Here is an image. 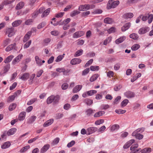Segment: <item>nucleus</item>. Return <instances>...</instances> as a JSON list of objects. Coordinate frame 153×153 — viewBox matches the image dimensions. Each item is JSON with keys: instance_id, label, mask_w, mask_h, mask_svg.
Segmentation results:
<instances>
[{"instance_id": "nucleus-38", "label": "nucleus", "mask_w": 153, "mask_h": 153, "mask_svg": "<svg viewBox=\"0 0 153 153\" xmlns=\"http://www.w3.org/2000/svg\"><path fill=\"white\" fill-rule=\"evenodd\" d=\"M99 77V75L97 74H96L92 76L90 78V81L91 82H93L95 80Z\"/></svg>"}, {"instance_id": "nucleus-15", "label": "nucleus", "mask_w": 153, "mask_h": 153, "mask_svg": "<svg viewBox=\"0 0 153 153\" xmlns=\"http://www.w3.org/2000/svg\"><path fill=\"white\" fill-rule=\"evenodd\" d=\"M131 23L128 22L124 25L121 28L122 31L124 32L127 30L130 27Z\"/></svg>"}, {"instance_id": "nucleus-56", "label": "nucleus", "mask_w": 153, "mask_h": 153, "mask_svg": "<svg viewBox=\"0 0 153 153\" xmlns=\"http://www.w3.org/2000/svg\"><path fill=\"white\" fill-rule=\"evenodd\" d=\"M53 98H54L53 100V103H57L58 102L59 99V96L57 95L56 96H53Z\"/></svg>"}, {"instance_id": "nucleus-8", "label": "nucleus", "mask_w": 153, "mask_h": 153, "mask_svg": "<svg viewBox=\"0 0 153 153\" xmlns=\"http://www.w3.org/2000/svg\"><path fill=\"white\" fill-rule=\"evenodd\" d=\"M80 11H84L89 9V4H86L84 5H80L79 7Z\"/></svg>"}, {"instance_id": "nucleus-25", "label": "nucleus", "mask_w": 153, "mask_h": 153, "mask_svg": "<svg viewBox=\"0 0 153 153\" xmlns=\"http://www.w3.org/2000/svg\"><path fill=\"white\" fill-rule=\"evenodd\" d=\"M105 113V111H100L97 112L95 113L94 115V117H98L100 116H102Z\"/></svg>"}, {"instance_id": "nucleus-60", "label": "nucleus", "mask_w": 153, "mask_h": 153, "mask_svg": "<svg viewBox=\"0 0 153 153\" xmlns=\"http://www.w3.org/2000/svg\"><path fill=\"white\" fill-rule=\"evenodd\" d=\"M59 140V137H57L55 139L51 144L52 145H54L57 144Z\"/></svg>"}, {"instance_id": "nucleus-32", "label": "nucleus", "mask_w": 153, "mask_h": 153, "mask_svg": "<svg viewBox=\"0 0 153 153\" xmlns=\"http://www.w3.org/2000/svg\"><path fill=\"white\" fill-rule=\"evenodd\" d=\"M94 111H95L93 110L92 109L89 108L86 110L85 113L88 116H90L94 113Z\"/></svg>"}, {"instance_id": "nucleus-23", "label": "nucleus", "mask_w": 153, "mask_h": 153, "mask_svg": "<svg viewBox=\"0 0 153 153\" xmlns=\"http://www.w3.org/2000/svg\"><path fill=\"white\" fill-rule=\"evenodd\" d=\"M144 131V128H139L134 131L132 133H133L134 134H140L141 133H142Z\"/></svg>"}, {"instance_id": "nucleus-33", "label": "nucleus", "mask_w": 153, "mask_h": 153, "mask_svg": "<svg viewBox=\"0 0 153 153\" xmlns=\"http://www.w3.org/2000/svg\"><path fill=\"white\" fill-rule=\"evenodd\" d=\"M132 135L133 136L135 137L137 139H138L139 140H141L143 137V135L141 134H133V133H132Z\"/></svg>"}, {"instance_id": "nucleus-55", "label": "nucleus", "mask_w": 153, "mask_h": 153, "mask_svg": "<svg viewBox=\"0 0 153 153\" xmlns=\"http://www.w3.org/2000/svg\"><path fill=\"white\" fill-rule=\"evenodd\" d=\"M46 24V23L45 22H42L39 24L37 28L38 29L44 27Z\"/></svg>"}, {"instance_id": "nucleus-16", "label": "nucleus", "mask_w": 153, "mask_h": 153, "mask_svg": "<svg viewBox=\"0 0 153 153\" xmlns=\"http://www.w3.org/2000/svg\"><path fill=\"white\" fill-rule=\"evenodd\" d=\"M50 145L46 144L40 150V153H44L46 152L49 148Z\"/></svg>"}, {"instance_id": "nucleus-9", "label": "nucleus", "mask_w": 153, "mask_h": 153, "mask_svg": "<svg viewBox=\"0 0 153 153\" xmlns=\"http://www.w3.org/2000/svg\"><path fill=\"white\" fill-rule=\"evenodd\" d=\"M97 130V128L96 127H91L87 129V134L89 135L94 133Z\"/></svg>"}, {"instance_id": "nucleus-64", "label": "nucleus", "mask_w": 153, "mask_h": 153, "mask_svg": "<svg viewBox=\"0 0 153 153\" xmlns=\"http://www.w3.org/2000/svg\"><path fill=\"white\" fill-rule=\"evenodd\" d=\"M111 38L110 37H108L105 39L103 42V44L106 45L108 43H109L111 40Z\"/></svg>"}, {"instance_id": "nucleus-34", "label": "nucleus", "mask_w": 153, "mask_h": 153, "mask_svg": "<svg viewBox=\"0 0 153 153\" xmlns=\"http://www.w3.org/2000/svg\"><path fill=\"white\" fill-rule=\"evenodd\" d=\"M22 21L21 20H17L13 22L12 24L13 27H17L19 25L22 23Z\"/></svg>"}, {"instance_id": "nucleus-5", "label": "nucleus", "mask_w": 153, "mask_h": 153, "mask_svg": "<svg viewBox=\"0 0 153 153\" xmlns=\"http://www.w3.org/2000/svg\"><path fill=\"white\" fill-rule=\"evenodd\" d=\"M85 32L83 31L76 32L73 34V37L74 38H79L83 36Z\"/></svg>"}, {"instance_id": "nucleus-3", "label": "nucleus", "mask_w": 153, "mask_h": 153, "mask_svg": "<svg viewBox=\"0 0 153 153\" xmlns=\"http://www.w3.org/2000/svg\"><path fill=\"white\" fill-rule=\"evenodd\" d=\"M138 145L136 144L133 145L130 148V150L131 151L130 153H138L140 150L139 149H136L138 147Z\"/></svg>"}, {"instance_id": "nucleus-24", "label": "nucleus", "mask_w": 153, "mask_h": 153, "mask_svg": "<svg viewBox=\"0 0 153 153\" xmlns=\"http://www.w3.org/2000/svg\"><path fill=\"white\" fill-rule=\"evenodd\" d=\"M11 145V143L9 142H7L4 143L1 146V148L3 149H5L8 148Z\"/></svg>"}, {"instance_id": "nucleus-46", "label": "nucleus", "mask_w": 153, "mask_h": 153, "mask_svg": "<svg viewBox=\"0 0 153 153\" xmlns=\"http://www.w3.org/2000/svg\"><path fill=\"white\" fill-rule=\"evenodd\" d=\"M97 93L96 90H91L87 92V94L88 96H91Z\"/></svg>"}, {"instance_id": "nucleus-44", "label": "nucleus", "mask_w": 153, "mask_h": 153, "mask_svg": "<svg viewBox=\"0 0 153 153\" xmlns=\"http://www.w3.org/2000/svg\"><path fill=\"white\" fill-rule=\"evenodd\" d=\"M53 95L49 97L47 99V102L48 104H50L52 102H53Z\"/></svg>"}, {"instance_id": "nucleus-1", "label": "nucleus", "mask_w": 153, "mask_h": 153, "mask_svg": "<svg viewBox=\"0 0 153 153\" xmlns=\"http://www.w3.org/2000/svg\"><path fill=\"white\" fill-rule=\"evenodd\" d=\"M114 0H109L107 5V8L108 9H110L112 8H115L120 3L118 0L114 1Z\"/></svg>"}, {"instance_id": "nucleus-62", "label": "nucleus", "mask_w": 153, "mask_h": 153, "mask_svg": "<svg viewBox=\"0 0 153 153\" xmlns=\"http://www.w3.org/2000/svg\"><path fill=\"white\" fill-rule=\"evenodd\" d=\"M104 120L103 119H100L97 120L95 122V124L96 125H99L103 123Z\"/></svg>"}, {"instance_id": "nucleus-42", "label": "nucleus", "mask_w": 153, "mask_h": 153, "mask_svg": "<svg viewBox=\"0 0 153 153\" xmlns=\"http://www.w3.org/2000/svg\"><path fill=\"white\" fill-rule=\"evenodd\" d=\"M140 47V45L138 44L134 45L131 47V49L133 51H136Z\"/></svg>"}, {"instance_id": "nucleus-30", "label": "nucleus", "mask_w": 153, "mask_h": 153, "mask_svg": "<svg viewBox=\"0 0 153 153\" xmlns=\"http://www.w3.org/2000/svg\"><path fill=\"white\" fill-rule=\"evenodd\" d=\"M35 60L38 65L40 66L42 65V60L39 58L38 56H36L35 57Z\"/></svg>"}, {"instance_id": "nucleus-28", "label": "nucleus", "mask_w": 153, "mask_h": 153, "mask_svg": "<svg viewBox=\"0 0 153 153\" xmlns=\"http://www.w3.org/2000/svg\"><path fill=\"white\" fill-rule=\"evenodd\" d=\"M36 117L33 116L30 117L28 120L27 123L31 124L36 119Z\"/></svg>"}, {"instance_id": "nucleus-53", "label": "nucleus", "mask_w": 153, "mask_h": 153, "mask_svg": "<svg viewBox=\"0 0 153 153\" xmlns=\"http://www.w3.org/2000/svg\"><path fill=\"white\" fill-rule=\"evenodd\" d=\"M80 12L76 10H75L73 11L71 13L70 15L72 17H73L76 15H78L80 13Z\"/></svg>"}, {"instance_id": "nucleus-17", "label": "nucleus", "mask_w": 153, "mask_h": 153, "mask_svg": "<svg viewBox=\"0 0 153 153\" xmlns=\"http://www.w3.org/2000/svg\"><path fill=\"white\" fill-rule=\"evenodd\" d=\"M16 131V128H12L9 130L7 132V135L8 136H10L14 134Z\"/></svg>"}, {"instance_id": "nucleus-4", "label": "nucleus", "mask_w": 153, "mask_h": 153, "mask_svg": "<svg viewBox=\"0 0 153 153\" xmlns=\"http://www.w3.org/2000/svg\"><path fill=\"white\" fill-rule=\"evenodd\" d=\"M22 57V54H19L13 60L12 62V64L14 65L19 62Z\"/></svg>"}, {"instance_id": "nucleus-59", "label": "nucleus", "mask_w": 153, "mask_h": 153, "mask_svg": "<svg viewBox=\"0 0 153 153\" xmlns=\"http://www.w3.org/2000/svg\"><path fill=\"white\" fill-rule=\"evenodd\" d=\"M39 138V137L38 136H37L35 137H34L33 138L30 139V140H28V143H32L33 142H34L35 140H36Z\"/></svg>"}, {"instance_id": "nucleus-45", "label": "nucleus", "mask_w": 153, "mask_h": 153, "mask_svg": "<svg viewBox=\"0 0 153 153\" xmlns=\"http://www.w3.org/2000/svg\"><path fill=\"white\" fill-rule=\"evenodd\" d=\"M10 68V65L9 64H7L4 67V73H6L9 70Z\"/></svg>"}, {"instance_id": "nucleus-63", "label": "nucleus", "mask_w": 153, "mask_h": 153, "mask_svg": "<svg viewBox=\"0 0 153 153\" xmlns=\"http://www.w3.org/2000/svg\"><path fill=\"white\" fill-rule=\"evenodd\" d=\"M110 107L109 105L108 104L102 105L101 106V108L102 109H106L109 108Z\"/></svg>"}, {"instance_id": "nucleus-52", "label": "nucleus", "mask_w": 153, "mask_h": 153, "mask_svg": "<svg viewBox=\"0 0 153 153\" xmlns=\"http://www.w3.org/2000/svg\"><path fill=\"white\" fill-rule=\"evenodd\" d=\"M126 112V110H123L122 109L116 110H115V112L119 114H123Z\"/></svg>"}, {"instance_id": "nucleus-41", "label": "nucleus", "mask_w": 153, "mask_h": 153, "mask_svg": "<svg viewBox=\"0 0 153 153\" xmlns=\"http://www.w3.org/2000/svg\"><path fill=\"white\" fill-rule=\"evenodd\" d=\"M83 52V50L81 49L77 51L74 54V56L77 57L81 55Z\"/></svg>"}, {"instance_id": "nucleus-19", "label": "nucleus", "mask_w": 153, "mask_h": 153, "mask_svg": "<svg viewBox=\"0 0 153 153\" xmlns=\"http://www.w3.org/2000/svg\"><path fill=\"white\" fill-rule=\"evenodd\" d=\"M82 85H77L75 87L73 90V92L76 93L79 92L82 88Z\"/></svg>"}, {"instance_id": "nucleus-29", "label": "nucleus", "mask_w": 153, "mask_h": 153, "mask_svg": "<svg viewBox=\"0 0 153 153\" xmlns=\"http://www.w3.org/2000/svg\"><path fill=\"white\" fill-rule=\"evenodd\" d=\"M53 119L49 120L43 124L45 127H47L51 125L53 122Z\"/></svg>"}, {"instance_id": "nucleus-2", "label": "nucleus", "mask_w": 153, "mask_h": 153, "mask_svg": "<svg viewBox=\"0 0 153 153\" xmlns=\"http://www.w3.org/2000/svg\"><path fill=\"white\" fill-rule=\"evenodd\" d=\"M15 31L13 27L8 28L6 30V34H8L9 37H11L15 34Z\"/></svg>"}, {"instance_id": "nucleus-10", "label": "nucleus", "mask_w": 153, "mask_h": 153, "mask_svg": "<svg viewBox=\"0 0 153 153\" xmlns=\"http://www.w3.org/2000/svg\"><path fill=\"white\" fill-rule=\"evenodd\" d=\"M135 140L134 139H131L127 142L124 145L123 148L125 149H126L129 148L133 143H134Z\"/></svg>"}, {"instance_id": "nucleus-13", "label": "nucleus", "mask_w": 153, "mask_h": 153, "mask_svg": "<svg viewBox=\"0 0 153 153\" xmlns=\"http://www.w3.org/2000/svg\"><path fill=\"white\" fill-rule=\"evenodd\" d=\"M30 76V74L29 73H25L19 79L24 81L27 80Z\"/></svg>"}, {"instance_id": "nucleus-48", "label": "nucleus", "mask_w": 153, "mask_h": 153, "mask_svg": "<svg viewBox=\"0 0 153 153\" xmlns=\"http://www.w3.org/2000/svg\"><path fill=\"white\" fill-rule=\"evenodd\" d=\"M15 98V96L14 95H12L9 97L7 102H10L13 101Z\"/></svg>"}, {"instance_id": "nucleus-20", "label": "nucleus", "mask_w": 153, "mask_h": 153, "mask_svg": "<svg viewBox=\"0 0 153 153\" xmlns=\"http://www.w3.org/2000/svg\"><path fill=\"white\" fill-rule=\"evenodd\" d=\"M15 45L16 44L15 43L10 45L6 48L5 51L7 52H9L14 49H15Z\"/></svg>"}, {"instance_id": "nucleus-18", "label": "nucleus", "mask_w": 153, "mask_h": 153, "mask_svg": "<svg viewBox=\"0 0 153 153\" xmlns=\"http://www.w3.org/2000/svg\"><path fill=\"white\" fill-rule=\"evenodd\" d=\"M26 113L25 112H22L19 115L18 119L19 121L23 120L25 118Z\"/></svg>"}, {"instance_id": "nucleus-51", "label": "nucleus", "mask_w": 153, "mask_h": 153, "mask_svg": "<svg viewBox=\"0 0 153 153\" xmlns=\"http://www.w3.org/2000/svg\"><path fill=\"white\" fill-rule=\"evenodd\" d=\"M10 40L9 39H6L4 42L3 45L4 47H5L6 46L10 43Z\"/></svg>"}, {"instance_id": "nucleus-37", "label": "nucleus", "mask_w": 153, "mask_h": 153, "mask_svg": "<svg viewBox=\"0 0 153 153\" xmlns=\"http://www.w3.org/2000/svg\"><path fill=\"white\" fill-rule=\"evenodd\" d=\"M84 102L88 105H90L93 103V100L87 98L84 100Z\"/></svg>"}, {"instance_id": "nucleus-40", "label": "nucleus", "mask_w": 153, "mask_h": 153, "mask_svg": "<svg viewBox=\"0 0 153 153\" xmlns=\"http://www.w3.org/2000/svg\"><path fill=\"white\" fill-rule=\"evenodd\" d=\"M16 105L15 103H13L10 105L9 107V110L10 111H11L13 110L16 107Z\"/></svg>"}, {"instance_id": "nucleus-31", "label": "nucleus", "mask_w": 153, "mask_h": 153, "mask_svg": "<svg viewBox=\"0 0 153 153\" xmlns=\"http://www.w3.org/2000/svg\"><path fill=\"white\" fill-rule=\"evenodd\" d=\"M125 39V37L124 36L121 37L119 38L116 39L115 41L116 44H118L123 42Z\"/></svg>"}, {"instance_id": "nucleus-14", "label": "nucleus", "mask_w": 153, "mask_h": 153, "mask_svg": "<svg viewBox=\"0 0 153 153\" xmlns=\"http://www.w3.org/2000/svg\"><path fill=\"white\" fill-rule=\"evenodd\" d=\"M25 3L23 1H20L18 3L16 7V10H18L22 8L25 5Z\"/></svg>"}, {"instance_id": "nucleus-35", "label": "nucleus", "mask_w": 153, "mask_h": 153, "mask_svg": "<svg viewBox=\"0 0 153 153\" xmlns=\"http://www.w3.org/2000/svg\"><path fill=\"white\" fill-rule=\"evenodd\" d=\"M104 22L105 23L110 24L113 22L112 19L109 18H106L104 19Z\"/></svg>"}, {"instance_id": "nucleus-54", "label": "nucleus", "mask_w": 153, "mask_h": 153, "mask_svg": "<svg viewBox=\"0 0 153 153\" xmlns=\"http://www.w3.org/2000/svg\"><path fill=\"white\" fill-rule=\"evenodd\" d=\"M90 69L92 71H98L99 69V68L98 66H91L90 67Z\"/></svg>"}, {"instance_id": "nucleus-21", "label": "nucleus", "mask_w": 153, "mask_h": 153, "mask_svg": "<svg viewBox=\"0 0 153 153\" xmlns=\"http://www.w3.org/2000/svg\"><path fill=\"white\" fill-rule=\"evenodd\" d=\"M133 16V14L132 13H129L125 14L123 16L124 19H128L129 18H131Z\"/></svg>"}, {"instance_id": "nucleus-12", "label": "nucleus", "mask_w": 153, "mask_h": 153, "mask_svg": "<svg viewBox=\"0 0 153 153\" xmlns=\"http://www.w3.org/2000/svg\"><path fill=\"white\" fill-rule=\"evenodd\" d=\"M82 60L79 58H74L72 59L71 61V64L72 65H75L80 63Z\"/></svg>"}, {"instance_id": "nucleus-39", "label": "nucleus", "mask_w": 153, "mask_h": 153, "mask_svg": "<svg viewBox=\"0 0 153 153\" xmlns=\"http://www.w3.org/2000/svg\"><path fill=\"white\" fill-rule=\"evenodd\" d=\"M129 36L130 38L134 40L137 39L139 37L135 33H133L131 34Z\"/></svg>"}, {"instance_id": "nucleus-22", "label": "nucleus", "mask_w": 153, "mask_h": 153, "mask_svg": "<svg viewBox=\"0 0 153 153\" xmlns=\"http://www.w3.org/2000/svg\"><path fill=\"white\" fill-rule=\"evenodd\" d=\"M15 0H4L2 1V4L4 5H7L8 4H10L13 3Z\"/></svg>"}, {"instance_id": "nucleus-61", "label": "nucleus", "mask_w": 153, "mask_h": 153, "mask_svg": "<svg viewBox=\"0 0 153 153\" xmlns=\"http://www.w3.org/2000/svg\"><path fill=\"white\" fill-rule=\"evenodd\" d=\"M115 28L114 27H111L107 30V31L109 33H114L115 32Z\"/></svg>"}, {"instance_id": "nucleus-11", "label": "nucleus", "mask_w": 153, "mask_h": 153, "mask_svg": "<svg viewBox=\"0 0 153 153\" xmlns=\"http://www.w3.org/2000/svg\"><path fill=\"white\" fill-rule=\"evenodd\" d=\"M32 33V31H28L25 36L23 39V42H25L27 41L29 39Z\"/></svg>"}, {"instance_id": "nucleus-36", "label": "nucleus", "mask_w": 153, "mask_h": 153, "mask_svg": "<svg viewBox=\"0 0 153 153\" xmlns=\"http://www.w3.org/2000/svg\"><path fill=\"white\" fill-rule=\"evenodd\" d=\"M119 126L118 124H114L110 128L111 131H113L116 130L118 129L119 128Z\"/></svg>"}, {"instance_id": "nucleus-58", "label": "nucleus", "mask_w": 153, "mask_h": 153, "mask_svg": "<svg viewBox=\"0 0 153 153\" xmlns=\"http://www.w3.org/2000/svg\"><path fill=\"white\" fill-rule=\"evenodd\" d=\"M64 57L63 55H60L59 56L55 59V61L58 62L61 61Z\"/></svg>"}, {"instance_id": "nucleus-26", "label": "nucleus", "mask_w": 153, "mask_h": 153, "mask_svg": "<svg viewBox=\"0 0 153 153\" xmlns=\"http://www.w3.org/2000/svg\"><path fill=\"white\" fill-rule=\"evenodd\" d=\"M14 57L13 56L10 55L7 57L4 60V62L5 63H7L10 62Z\"/></svg>"}, {"instance_id": "nucleus-47", "label": "nucleus", "mask_w": 153, "mask_h": 153, "mask_svg": "<svg viewBox=\"0 0 153 153\" xmlns=\"http://www.w3.org/2000/svg\"><path fill=\"white\" fill-rule=\"evenodd\" d=\"M30 148L29 146H27L23 147L20 150V152L21 153L27 151Z\"/></svg>"}, {"instance_id": "nucleus-50", "label": "nucleus", "mask_w": 153, "mask_h": 153, "mask_svg": "<svg viewBox=\"0 0 153 153\" xmlns=\"http://www.w3.org/2000/svg\"><path fill=\"white\" fill-rule=\"evenodd\" d=\"M39 13V12L37 10H36L32 14V17L33 18H36Z\"/></svg>"}, {"instance_id": "nucleus-6", "label": "nucleus", "mask_w": 153, "mask_h": 153, "mask_svg": "<svg viewBox=\"0 0 153 153\" xmlns=\"http://www.w3.org/2000/svg\"><path fill=\"white\" fill-rule=\"evenodd\" d=\"M124 95L127 98L134 97L135 95V94L133 92L130 91H127L124 94Z\"/></svg>"}, {"instance_id": "nucleus-57", "label": "nucleus", "mask_w": 153, "mask_h": 153, "mask_svg": "<svg viewBox=\"0 0 153 153\" xmlns=\"http://www.w3.org/2000/svg\"><path fill=\"white\" fill-rule=\"evenodd\" d=\"M37 100V99L36 98H33L31 99L27 103V105H30L32 104L33 103L35 102Z\"/></svg>"}, {"instance_id": "nucleus-27", "label": "nucleus", "mask_w": 153, "mask_h": 153, "mask_svg": "<svg viewBox=\"0 0 153 153\" xmlns=\"http://www.w3.org/2000/svg\"><path fill=\"white\" fill-rule=\"evenodd\" d=\"M50 8H48L46 10H44V12L41 15V17H44L46 16L49 14L50 12Z\"/></svg>"}, {"instance_id": "nucleus-7", "label": "nucleus", "mask_w": 153, "mask_h": 153, "mask_svg": "<svg viewBox=\"0 0 153 153\" xmlns=\"http://www.w3.org/2000/svg\"><path fill=\"white\" fill-rule=\"evenodd\" d=\"M149 30V27H143L139 29L138 33L140 34H143L148 32Z\"/></svg>"}, {"instance_id": "nucleus-43", "label": "nucleus", "mask_w": 153, "mask_h": 153, "mask_svg": "<svg viewBox=\"0 0 153 153\" xmlns=\"http://www.w3.org/2000/svg\"><path fill=\"white\" fill-rule=\"evenodd\" d=\"M151 149L150 148H146L141 151L142 153H149L151 152Z\"/></svg>"}, {"instance_id": "nucleus-49", "label": "nucleus", "mask_w": 153, "mask_h": 153, "mask_svg": "<svg viewBox=\"0 0 153 153\" xmlns=\"http://www.w3.org/2000/svg\"><path fill=\"white\" fill-rule=\"evenodd\" d=\"M128 102V100L127 99H125L123 100L121 103V105L122 107H124L126 106Z\"/></svg>"}]
</instances>
